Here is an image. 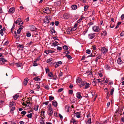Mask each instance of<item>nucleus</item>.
I'll list each match as a JSON object with an SVG mask.
<instances>
[{
  "label": "nucleus",
  "instance_id": "obj_7",
  "mask_svg": "<svg viewBox=\"0 0 124 124\" xmlns=\"http://www.w3.org/2000/svg\"><path fill=\"white\" fill-rule=\"evenodd\" d=\"M15 8L14 7H13L11 8L9 10L8 12L9 13H13L15 12Z\"/></svg>",
  "mask_w": 124,
  "mask_h": 124
},
{
  "label": "nucleus",
  "instance_id": "obj_40",
  "mask_svg": "<svg viewBox=\"0 0 124 124\" xmlns=\"http://www.w3.org/2000/svg\"><path fill=\"white\" fill-rule=\"evenodd\" d=\"M22 28H19L17 31V33L18 34H20L21 31L22 30Z\"/></svg>",
  "mask_w": 124,
  "mask_h": 124
},
{
  "label": "nucleus",
  "instance_id": "obj_17",
  "mask_svg": "<svg viewBox=\"0 0 124 124\" xmlns=\"http://www.w3.org/2000/svg\"><path fill=\"white\" fill-rule=\"evenodd\" d=\"M52 105L55 107L57 106V101H53L52 103Z\"/></svg>",
  "mask_w": 124,
  "mask_h": 124
},
{
  "label": "nucleus",
  "instance_id": "obj_33",
  "mask_svg": "<svg viewBox=\"0 0 124 124\" xmlns=\"http://www.w3.org/2000/svg\"><path fill=\"white\" fill-rule=\"evenodd\" d=\"M40 79V78L37 77H35L33 78V80L36 81H39Z\"/></svg>",
  "mask_w": 124,
  "mask_h": 124
},
{
  "label": "nucleus",
  "instance_id": "obj_59",
  "mask_svg": "<svg viewBox=\"0 0 124 124\" xmlns=\"http://www.w3.org/2000/svg\"><path fill=\"white\" fill-rule=\"evenodd\" d=\"M73 92V90H70L69 91V94H72Z\"/></svg>",
  "mask_w": 124,
  "mask_h": 124
},
{
  "label": "nucleus",
  "instance_id": "obj_62",
  "mask_svg": "<svg viewBox=\"0 0 124 124\" xmlns=\"http://www.w3.org/2000/svg\"><path fill=\"white\" fill-rule=\"evenodd\" d=\"M53 79L54 80H56V79L57 78V76L56 75H54L53 76Z\"/></svg>",
  "mask_w": 124,
  "mask_h": 124
},
{
  "label": "nucleus",
  "instance_id": "obj_39",
  "mask_svg": "<svg viewBox=\"0 0 124 124\" xmlns=\"http://www.w3.org/2000/svg\"><path fill=\"white\" fill-rule=\"evenodd\" d=\"M36 27L32 25L31 26V31H34L36 29Z\"/></svg>",
  "mask_w": 124,
  "mask_h": 124
},
{
  "label": "nucleus",
  "instance_id": "obj_51",
  "mask_svg": "<svg viewBox=\"0 0 124 124\" xmlns=\"http://www.w3.org/2000/svg\"><path fill=\"white\" fill-rule=\"evenodd\" d=\"M96 80L97 82V83H99L100 82H101V80L100 79H96Z\"/></svg>",
  "mask_w": 124,
  "mask_h": 124
},
{
  "label": "nucleus",
  "instance_id": "obj_15",
  "mask_svg": "<svg viewBox=\"0 0 124 124\" xmlns=\"http://www.w3.org/2000/svg\"><path fill=\"white\" fill-rule=\"evenodd\" d=\"M53 112V110H48V114L49 116H51L52 115Z\"/></svg>",
  "mask_w": 124,
  "mask_h": 124
},
{
  "label": "nucleus",
  "instance_id": "obj_57",
  "mask_svg": "<svg viewBox=\"0 0 124 124\" xmlns=\"http://www.w3.org/2000/svg\"><path fill=\"white\" fill-rule=\"evenodd\" d=\"M55 24L56 26H58L59 24V22L58 21H56L55 22Z\"/></svg>",
  "mask_w": 124,
  "mask_h": 124
},
{
  "label": "nucleus",
  "instance_id": "obj_56",
  "mask_svg": "<svg viewBox=\"0 0 124 124\" xmlns=\"http://www.w3.org/2000/svg\"><path fill=\"white\" fill-rule=\"evenodd\" d=\"M33 66H37L38 65V64L37 63L34 62L33 63Z\"/></svg>",
  "mask_w": 124,
  "mask_h": 124
},
{
  "label": "nucleus",
  "instance_id": "obj_9",
  "mask_svg": "<svg viewBox=\"0 0 124 124\" xmlns=\"http://www.w3.org/2000/svg\"><path fill=\"white\" fill-rule=\"evenodd\" d=\"M88 37L90 39H92L95 37L94 34H88Z\"/></svg>",
  "mask_w": 124,
  "mask_h": 124
},
{
  "label": "nucleus",
  "instance_id": "obj_8",
  "mask_svg": "<svg viewBox=\"0 0 124 124\" xmlns=\"http://www.w3.org/2000/svg\"><path fill=\"white\" fill-rule=\"evenodd\" d=\"M63 17L65 19H68L71 17V16L68 13H65Z\"/></svg>",
  "mask_w": 124,
  "mask_h": 124
},
{
  "label": "nucleus",
  "instance_id": "obj_46",
  "mask_svg": "<svg viewBox=\"0 0 124 124\" xmlns=\"http://www.w3.org/2000/svg\"><path fill=\"white\" fill-rule=\"evenodd\" d=\"M78 25V23H76L74 25V26L73 27V29H76V28L77 26Z\"/></svg>",
  "mask_w": 124,
  "mask_h": 124
},
{
  "label": "nucleus",
  "instance_id": "obj_44",
  "mask_svg": "<svg viewBox=\"0 0 124 124\" xmlns=\"http://www.w3.org/2000/svg\"><path fill=\"white\" fill-rule=\"evenodd\" d=\"M66 56L67 57V58L70 60L71 59V57L69 55H66Z\"/></svg>",
  "mask_w": 124,
  "mask_h": 124
},
{
  "label": "nucleus",
  "instance_id": "obj_42",
  "mask_svg": "<svg viewBox=\"0 0 124 124\" xmlns=\"http://www.w3.org/2000/svg\"><path fill=\"white\" fill-rule=\"evenodd\" d=\"M71 123L72 122L73 124L75 123V124L76 123V121H75L74 119L72 118L71 120Z\"/></svg>",
  "mask_w": 124,
  "mask_h": 124
},
{
  "label": "nucleus",
  "instance_id": "obj_10",
  "mask_svg": "<svg viewBox=\"0 0 124 124\" xmlns=\"http://www.w3.org/2000/svg\"><path fill=\"white\" fill-rule=\"evenodd\" d=\"M1 62L4 63L5 62H7V61L4 58H0V64H1Z\"/></svg>",
  "mask_w": 124,
  "mask_h": 124
},
{
  "label": "nucleus",
  "instance_id": "obj_5",
  "mask_svg": "<svg viewBox=\"0 0 124 124\" xmlns=\"http://www.w3.org/2000/svg\"><path fill=\"white\" fill-rule=\"evenodd\" d=\"M101 52L103 54H105L108 51V49L103 47H101Z\"/></svg>",
  "mask_w": 124,
  "mask_h": 124
},
{
  "label": "nucleus",
  "instance_id": "obj_41",
  "mask_svg": "<svg viewBox=\"0 0 124 124\" xmlns=\"http://www.w3.org/2000/svg\"><path fill=\"white\" fill-rule=\"evenodd\" d=\"M18 47L20 48V49L21 50H23V45H20Z\"/></svg>",
  "mask_w": 124,
  "mask_h": 124
},
{
  "label": "nucleus",
  "instance_id": "obj_13",
  "mask_svg": "<svg viewBox=\"0 0 124 124\" xmlns=\"http://www.w3.org/2000/svg\"><path fill=\"white\" fill-rule=\"evenodd\" d=\"M28 79L27 78H25L24 80L23 83L24 85L25 86L27 85V84L28 81Z\"/></svg>",
  "mask_w": 124,
  "mask_h": 124
},
{
  "label": "nucleus",
  "instance_id": "obj_11",
  "mask_svg": "<svg viewBox=\"0 0 124 124\" xmlns=\"http://www.w3.org/2000/svg\"><path fill=\"white\" fill-rule=\"evenodd\" d=\"M76 95L77 98L79 99H81L82 98V97L81 96L80 93V92H78L76 93Z\"/></svg>",
  "mask_w": 124,
  "mask_h": 124
},
{
  "label": "nucleus",
  "instance_id": "obj_28",
  "mask_svg": "<svg viewBox=\"0 0 124 124\" xmlns=\"http://www.w3.org/2000/svg\"><path fill=\"white\" fill-rule=\"evenodd\" d=\"M16 66L18 67H20L22 65V63H16Z\"/></svg>",
  "mask_w": 124,
  "mask_h": 124
},
{
  "label": "nucleus",
  "instance_id": "obj_1",
  "mask_svg": "<svg viewBox=\"0 0 124 124\" xmlns=\"http://www.w3.org/2000/svg\"><path fill=\"white\" fill-rule=\"evenodd\" d=\"M76 83L79 85L80 87H81L84 86L86 83L85 81H82V79L79 78H78L76 80Z\"/></svg>",
  "mask_w": 124,
  "mask_h": 124
},
{
  "label": "nucleus",
  "instance_id": "obj_29",
  "mask_svg": "<svg viewBox=\"0 0 124 124\" xmlns=\"http://www.w3.org/2000/svg\"><path fill=\"white\" fill-rule=\"evenodd\" d=\"M43 118H42V119H40L39 121V122L41 124H43L44 123V121L42 120Z\"/></svg>",
  "mask_w": 124,
  "mask_h": 124
},
{
  "label": "nucleus",
  "instance_id": "obj_19",
  "mask_svg": "<svg viewBox=\"0 0 124 124\" xmlns=\"http://www.w3.org/2000/svg\"><path fill=\"white\" fill-rule=\"evenodd\" d=\"M71 8L73 10H75L77 8V6L75 5H72L71 6Z\"/></svg>",
  "mask_w": 124,
  "mask_h": 124
},
{
  "label": "nucleus",
  "instance_id": "obj_3",
  "mask_svg": "<svg viewBox=\"0 0 124 124\" xmlns=\"http://www.w3.org/2000/svg\"><path fill=\"white\" fill-rule=\"evenodd\" d=\"M50 16H46L45 18L43 20L44 23L46 24H48L49 22Z\"/></svg>",
  "mask_w": 124,
  "mask_h": 124
},
{
  "label": "nucleus",
  "instance_id": "obj_6",
  "mask_svg": "<svg viewBox=\"0 0 124 124\" xmlns=\"http://www.w3.org/2000/svg\"><path fill=\"white\" fill-rule=\"evenodd\" d=\"M43 12L47 14H49L50 12V10L48 8H46L43 9Z\"/></svg>",
  "mask_w": 124,
  "mask_h": 124
},
{
  "label": "nucleus",
  "instance_id": "obj_12",
  "mask_svg": "<svg viewBox=\"0 0 124 124\" xmlns=\"http://www.w3.org/2000/svg\"><path fill=\"white\" fill-rule=\"evenodd\" d=\"M61 4V0L58 1L56 2H54V4L56 6H59Z\"/></svg>",
  "mask_w": 124,
  "mask_h": 124
},
{
  "label": "nucleus",
  "instance_id": "obj_38",
  "mask_svg": "<svg viewBox=\"0 0 124 124\" xmlns=\"http://www.w3.org/2000/svg\"><path fill=\"white\" fill-rule=\"evenodd\" d=\"M20 36L19 35L16 36H15V37L16 39V40L17 41H19L20 39L19 38Z\"/></svg>",
  "mask_w": 124,
  "mask_h": 124
},
{
  "label": "nucleus",
  "instance_id": "obj_24",
  "mask_svg": "<svg viewBox=\"0 0 124 124\" xmlns=\"http://www.w3.org/2000/svg\"><path fill=\"white\" fill-rule=\"evenodd\" d=\"M85 84H86V85H85V89H86L89 87L90 84L89 83H87L86 82Z\"/></svg>",
  "mask_w": 124,
  "mask_h": 124
},
{
  "label": "nucleus",
  "instance_id": "obj_35",
  "mask_svg": "<svg viewBox=\"0 0 124 124\" xmlns=\"http://www.w3.org/2000/svg\"><path fill=\"white\" fill-rule=\"evenodd\" d=\"M21 20V19L20 18H18L17 20H16V22H15L14 23L16 24H17Z\"/></svg>",
  "mask_w": 124,
  "mask_h": 124
},
{
  "label": "nucleus",
  "instance_id": "obj_50",
  "mask_svg": "<svg viewBox=\"0 0 124 124\" xmlns=\"http://www.w3.org/2000/svg\"><path fill=\"white\" fill-rule=\"evenodd\" d=\"M124 31H123L121 32L120 34V35L121 37H123L124 36Z\"/></svg>",
  "mask_w": 124,
  "mask_h": 124
},
{
  "label": "nucleus",
  "instance_id": "obj_36",
  "mask_svg": "<svg viewBox=\"0 0 124 124\" xmlns=\"http://www.w3.org/2000/svg\"><path fill=\"white\" fill-rule=\"evenodd\" d=\"M54 97L52 96H51L49 97V100L51 101L54 99Z\"/></svg>",
  "mask_w": 124,
  "mask_h": 124
},
{
  "label": "nucleus",
  "instance_id": "obj_2",
  "mask_svg": "<svg viewBox=\"0 0 124 124\" xmlns=\"http://www.w3.org/2000/svg\"><path fill=\"white\" fill-rule=\"evenodd\" d=\"M119 110V108L117 109L114 114L115 116H120L122 115V110H120L119 111H118Z\"/></svg>",
  "mask_w": 124,
  "mask_h": 124
},
{
  "label": "nucleus",
  "instance_id": "obj_45",
  "mask_svg": "<svg viewBox=\"0 0 124 124\" xmlns=\"http://www.w3.org/2000/svg\"><path fill=\"white\" fill-rule=\"evenodd\" d=\"M86 52L87 54H90L91 53V51L89 49H87L86 50Z\"/></svg>",
  "mask_w": 124,
  "mask_h": 124
},
{
  "label": "nucleus",
  "instance_id": "obj_26",
  "mask_svg": "<svg viewBox=\"0 0 124 124\" xmlns=\"http://www.w3.org/2000/svg\"><path fill=\"white\" fill-rule=\"evenodd\" d=\"M94 23L93 22H90L89 23H88L87 24V26H89V28L90 27V26L92 25Z\"/></svg>",
  "mask_w": 124,
  "mask_h": 124
},
{
  "label": "nucleus",
  "instance_id": "obj_53",
  "mask_svg": "<svg viewBox=\"0 0 124 124\" xmlns=\"http://www.w3.org/2000/svg\"><path fill=\"white\" fill-rule=\"evenodd\" d=\"M45 70L46 71V73H47V72H49V69L47 68H46L45 69Z\"/></svg>",
  "mask_w": 124,
  "mask_h": 124
},
{
  "label": "nucleus",
  "instance_id": "obj_14",
  "mask_svg": "<svg viewBox=\"0 0 124 124\" xmlns=\"http://www.w3.org/2000/svg\"><path fill=\"white\" fill-rule=\"evenodd\" d=\"M6 30V29L5 27H4L2 29H1L0 31V34L2 36L3 35V31Z\"/></svg>",
  "mask_w": 124,
  "mask_h": 124
},
{
  "label": "nucleus",
  "instance_id": "obj_61",
  "mask_svg": "<svg viewBox=\"0 0 124 124\" xmlns=\"http://www.w3.org/2000/svg\"><path fill=\"white\" fill-rule=\"evenodd\" d=\"M92 49L94 50H95L96 49V48L95 45L93 46H92Z\"/></svg>",
  "mask_w": 124,
  "mask_h": 124
},
{
  "label": "nucleus",
  "instance_id": "obj_25",
  "mask_svg": "<svg viewBox=\"0 0 124 124\" xmlns=\"http://www.w3.org/2000/svg\"><path fill=\"white\" fill-rule=\"evenodd\" d=\"M114 90V89L113 87L111 89L110 91V94L111 95H112L113 94Z\"/></svg>",
  "mask_w": 124,
  "mask_h": 124
},
{
  "label": "nucleus",
  "instance_id": "obj_34",
  "mask_svg": "<svg viewBox=\"0 0 124 124\" xmlns=\"http://www.w3.org/2000/svg\"><path fill=\"white\" fill-rule=\"evenodd\" d=\"M48 110H53L52 108L51 105L50 104L48 105Z\"/></svg>",
  "mask_w": 124,
  "mask_h": 124
},
{
  "label": "nucleus",
  "instance_id": "obj_18",
  "mask_svg": "<svg viewBox=\"0 0 124 124\" xmlns=\"http://www.w3.org/2000/svg\"><path fill=\"white\" fill-rule=\"evenodd\" d=\"M117 62L118 64H121L123 62L120 58H118L117 60Z\"/></svg>",
  "mask_w": 124,
  "mask_h": 124
},
{
  "label": "nucleus",
  "instance_id": "obj_48",
  "mask_svg": "<svg viewBox=\"0 0 124 124\" xmlns=\"http://www.w3.org/2000/svg\"><path fill=\"white\" fill-rule=\"evenodd\" d=\"M63 90V88H60L58 90V92L59 93L60 92L62 91Z\"/></svg>",
  "mask_w": 124,
  "mask_h": 124
},
{
  "label": "nucleus",
  "instance_id": "obj_58",
  "mask_svg": "<svg viewBox=\"0 0 124 124\" xmlns=\"http://www.w3.org/2000/svg\"><path fill=\"white\" fill-rule=\"evenodd\" d=\"M39 107V106L38 105H37L34 108V109L35 110H38V108Z\"/></svg>",
  "mask_w": 124,
  "mask_h": 124
},
{
  "label": "nucleus",
  "instance_id": "obj_49",
  "mask_svg": "<svg viewBox=\"0 0 124 124\" xmlns=\"http://www.w3.org/2000/svg\"><path fill=\"white\" fill-rule=\"evenodd\" d=\"M57 49L58 50H61L62 49V48L59 46H58L57 47Z\"/></svg>",
  "mask_w": 124,
  "mask_h": 124
},
{
  "label": "nucleus",
  "instance_id": "obj_64",
  "mask_svg": "<svg viewBox=\"0 0 124 124\" xmlns=\"http://www.w3.org/2000/svg\"><path fill=\"white\" fill-rule=\"evenodd\" d=\"M121 19L122 20H123L124 18V14H122L121 17Z\"/></svg>",
  "mask_w": 124,
  "mask_h": 124
},
{
  "label": "nucleus",
  "instance_id": "obj_52",
  "mask_svg": "<svg viewBox=\"0 0 124 124\" xmlns=\"http://www.w3.org/2000/svg\"><path fill=\"white\" fill-rule=\"evenodd\" d=\"M21 114L24 115L26 113V112L24 110L22 111L21 112Z\"/></svg>",
  "mask_w": 124,
  "mask_h": 124
},
{
  "label": "nucleus",
  "instance_id": "obj_32",
  "mask_svg": "<svg viewBox=\"0 0 124 124\" xmlns=\"http://www.w3.org/2000/svg\"><path fill=\"white\" fill-rule=\"evenodd\" d=\"M48 76L50 78L52 77L53 76V74L52 72H50L48 74Z\"/></svg>",
  "mask_w": 124,
  "mask_h": 124
},
{
  "label": "nucleus",
  "instance_id": "obj_31",
  "mask_svg": "<svg viewBox=\"0 0 124 124\" xmlns=\"http://www.w3.org/2000/svg\"><path fill=\"white\" fill-rule=\"evenodd\" d=\"M91 123V118H89L87 121L86 124H90Z\"/></svg>",
  "mask_w": 124,
  "mask_h": 124
},
{
  "label": "nucleus",
  "instance_id": "obj_43",
  "mask_svg": "<svg viewBox=\"0 0 124 124\" xmlns=\"http://www.w3.org/2000/svg\"><path fill=\"white\" fill-rule=\"evenodd\" d=\"M68 47L66 45H64L63 47V49L66 50H68Z\"/></svg>",
  "mask_w": 124,
  "mask_h": 124
},
{
  "label": "nucleus",
  "instance_id": "obj_20",
  "mask_svg": "<svg viewBox=\"0 0 124 124\" xmlns=\"http://www.w3.org/2000/svg\"><path fill=\"white\" fill-rule=\"evenodd\" d=\"M54 52V51H53L50 50H46V51H45V53H46L47 54H49L50 53H52Z\"/></svg>",
  "mask_w": 124,
  "mask_h": 124
},
{
  "label": "nucleus",
  "instance_id": "obj_22",
  "mask_svg": "<svg viewBox=\"0 0 124 124\" xmlns=\"http://www.w3.org/2000/svg\"><path fill=\"white\" fill-rule=\"evenodd\" d=\"M58 42L57 41H55L52 44V45L53 46H57L58 45Z\"/></svg>",
  "mask_w": 124,
  "mask_h": 124
},
{
  "label": "nucleus",
  "instance_id": "obj_21",
  "mask_svg": "<svg viewBox=\"0 0 124 124\" xmlns=\"http://www.w3.org/2000/svg\"><path fill=\"white\" fill-rule=\"evenodd\" d=\"M101 57V55H99L96 58L95 61L96 62H97L98 61V60L99 59H100Z\"/></svg>",
  "mask_w": 124,
  "mask_h": 124
},
{
  "label": "nucleus",
  "instance_id": "obj_4",
  "mask_svg": "<svg viewBox=\"0 0 124 124\" xmlns=\"http://www.w3.org/2000/svg\"><path fill=\"white\" fill-rule=\"evenodd\" d=\"M92 29L94 31L97 32H99L100 30L98 26H93Z\"/></svg>",
  "mask_w": 124,
  "mask_h": 124
},
{
  "label": "nucleus",
  "instance_id": "obj_63",
  "mask_svg": "<svg viewBox=\"0 0 124 124\" xmlns=\"http://www.w3.org/2000/svg\"><path fill=\"white\" fill-rule=\"evenodd\" d=\"M67 110H66L67 112H69V109H70V107H69L68 106L66 108Z\"/></svg>",
  "mask_w": 124,
  "mask_h": 124
},
{
  "label": "nucleus",
  "instance_id": "obj_47",
  "mask_svg": "<svg viewBox=\"0 0 124 124\" xmlns=\"http://www.w3.org/2000/svg\"><path fill=\"white\" fill-rule=\"evenodd\" d=\"M53 60V59L52 58H51L47 60L46 62L48 63L50 62L51 61Z\"/></svg>",
  "mask_w": 124,
  "mask_h": 124
},
{
  "label": "nucleus",
  "instance_id": "obj_55",
  "mask_svg": "<svg viewBox=\"0 0 124 124\" xmlns=\"http://www.w3.org/2000/svg\"><path fill=\"white\" fill-rule=\"evenodd\" d=\"M26 36L27 37H29L31 36V34L29 32L28 33L26 34Z\"/></svg>",
  "mask_w": 124,
  "mask_h": 124
},
{
  "label": "nucleus",
  "instance_id": "obj_16",
  "mask_svg": "<svg viewBox=\"0 0 124 124\" xmlns=\"http://www.w3.org/2000/svg\"><path fill=\"white\" fill-rule=\"evenodd\" d=\"M107 33L106 31H104L101 33V35L104 36L106 35Z\"/></svg>",
  "mask_w": 124,
  "mask_h": 124
},
{
  "label": "nucleus",
  "instance_id": "obj_30",
  "mask_svg": "<svg viewBox=\"0 0 124 124\" xmlns=\"http://www.w3.org/2000/svg\"><path fill=\"white\" fill-rule=\"evenodd\" d=\"M14 103L15 102L13 101L10 102L9 104V107H11L14 105Z\"/></svg>",
  "mask_w": 124,
  "mask_h": 124
},
{
  "label": "nucleus",
  "instance_id": "obj_23",
  "mask_svg": "<svg viewBox=\"0 0 124 124\" xmlns=\"http://www.w3.org/2000/svg\"><path fill=\"white\" fill-rule=\"evenodd\" d=\"M80 112H78L74 114V116H80Z\"/></svg>",
  "mask_w": 124,
  "mask_h": 124
},
{
  "label": "nucleus",
  "instance_id": "obj_27",
  "mask_svg": "<svg viewBox=\"0 0 124 124\" xmlns=\"http://www.w3.org/2000/svg\"><path fill=\"white\" fill-rule=\"evenodd\" d=\"M19 97V96L17 94H16L13 96V98L14 100H16L17 98Z\"/></svg>",
  "mask_w": 124,
  "mask_h": 124
},
{
  "label": "nucleus",
  "instance_id": "obj_60",
  "mask_svg": "<svg viewBox=\"0 0 124 124\" xmlns=\"http://www.w3.org/2000/svg\"><path fill=\"white\" fill-rule=\"evenodd\" d=\"M36 86L37 87V89H38V90H39V88H40V86L39 85H38L36 84Z\"/></svg>",
  "mask_w": 124,
  "mask_h": 124
},
{
  "label": "nucleus",
  "instance_id": "obj_54",
  "mask_svg": "<svg viewBox=\"0 0 124 124\" xmlns=\"http://www.w3.org/2000/svg\"><path fill=\"white\" fill-rule=\"evenodd\" d=\"M49 103V102L48 101H46L45 102H43V104H45L46 105H47Z\"/></svg>",
  "mask_w": 124,
  "mask_h": 124
},
{
  "label": "nucleus",
  "instance_id": "obj_37",
  "mask_svg": "<svg viewBox=\"0 0 124 124\" xmlns=\"http://www.w3.org/2000/svg\"><path fill=\"white\" fill-rule=\"evenodd\" d=\"M89 6L87 5H86L84 6V11H86L88 8Z\"/></svg>",
  "mask_w": 124,
  "mask_h": 124
}]
</instances>
